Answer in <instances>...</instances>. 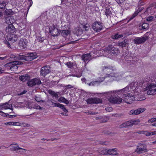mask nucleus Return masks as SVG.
I'll use <instances>...</instances> for the list:
<instances>
[{"label": "nucleus", "mask_w": 156, "mask_h": 156, "mask_svg": "<svg viewBox=\"0 0 156 156\" xmlns=\"http://www.w3.org/2000/svg\"><path fill=\"white\" fill-rule=\"evenodd\" d=\"M112 91L106 92L108 95V99L109 101L112 103L119 104L122 101V98H120L115 94L116 93L113 94L111 93Z\"/></svg>", "instance_id": "2"}, {"label": "nucleus", "mask_w": 156, "mask_h": 156, "mask_svg": "<svg viewBox=\"0 0 156 156\" xmlns=\"http://www.w3.org/2000/svg\"><path fill=\"white\" fill-rule=\"evenodd\" d=\"M105 52L112 55H116L119 53V49L112 46H109L105 48L104 49Z\"/></svg>", "instance_id": "5"}, {"label": "nucleus", "mask_w": 156, "mask_h": 156, "mask_svg": "<svg viewBox=\"0 0 156 156\" xmlns=\"http://www.w3.org/2000/svg\"><path fill=\"white\" fill-rule=\"evenodd\" d=\"M34 83L33 79H32L28 81L27 84L29 86L33 87L35 86Z\"/></svg>", "instance_id": "37"}, {"label": "nucleus", "mask_w": 156, "mask_h": 156, "mask_svg": "<svg viewBox=\"0 0 156 156\" xmlns=\"http://www.w3.org/2000/svg\"><path fill=\"white\" fill-rule=\"evenodd\" d=\"M5 13L7 15H12L14 14V12L12 11L11 9H6L5 11Z\"/></svg>", "instance_id": "34"}, {"label": "nucleus", "mask_w": 156, "mask_h": 156, "mask_svg": "<svg viewBox=\"0 0 156 156\" xmlns=\"http://www.w3.org/2000/svg\"><path fill=\"white\" fill-rule=\"evenodd\" d=\"M6 4L5 2H0V9H2L5 8Z\"/></svg>", "instance_id": "46"}, {"label": "nucleus", "mask_w": 156, "mask_h": 156, "mask_svg": "<svg viewBox=\"0 0 156 156\" xmlns=\"http://www.w3.org/2000/svg\"><path fill=\"white\" fill-rule=\"evenodd\" d=\"M61 33L62 36L65 37L69 34L70 33V32L69 30H62Z\"/></svg>", "instance_id": "31"}, {"label": "nucleus", "mask_w": 156, "mask_h": 156, "mask_svg": "<svg viewBox=\"0 0 156 156\" xmlns=\"http://www.w3.org/2000/svg\"><path fill=\"white\" fill-rule=\"evenodd\" d=\"M83 28L85 29L86 30H87L89 29V27L87 26L86 25L83 26Z\"/></svg>", "instance_id": "61"}, {"label": "nucleus", "mask_w": 156, "mask_h": 156, "mask_svg": "<svg viewBox=\"0 0 156 156\" xmlns=\"http://www.w3.org/2000/svg\"><path fill=\"white\" fill-rule=\"evenodd\" d=\"M85 101L88 104H98L101 103L102 102L101 99L97 97L89 98Z\"/></svg>", "instance_id": "7"}, {"label": "nucleus", "mask_w": 156, "mask_h": 156, "mask_svg": "<svg viewBox=\"0 0 156 156\" xmlns=\"http://www.w3.org/2000/svg\"><path fill=\"white\" fill-rule=\"evenodd\" d=\"M145 109L144 108H140L136 110H132L129 112L130 115H136L144 112Z\"/></svg>", "instance_id": "15"}, {"label": "nucleus", "mask_w": 156, "mask_h": 156, "mask_svg": "<svg viewBox=\"0 0 156 156\" xmlns=\"http://www.w3.org/2000/svg\"><path fill=\"white\" fill-rule=\"evenodd\" d=\"M64 102L66 104H68L69 103V101L66 99H65Z\"/></svg>", "instance_id": "63"}, {"label": "nucleus", "mask_w": 156, "mask_h": 156, "mask_svg": "<svg viewBox=\"0 0 156 156\" xmlns=\"http://www.w3.org/2000/svg\"><path fill=\"white\" fill-rule=\"evenodd\" d=\"M142 29L147 30L149 28V26L148 23H144L142 24L141 27Z\"/></svg>", "instance_id": "36"}, {"label": "nucleus", "mask_w": 156, "mask_h": 156, "mask_svg": "<svg viewBox=\"0 0 156 156\" xmlns=\"http://www.w3.org/2000/svg\"><path fill=\"white\" fill-rule=\"evenodd\" d=\"M45 40V38L41 36H37V41L40 43H42Z\"/></svg>", "instance_id": "44"}, {"label": "nucleus", "mask_w": 156, "mask_h": 156, "mask_svg": "<svg viewBox=\"0 0 156 156\" xmlns=\"http://www.w3.org/2000/svg\"><path fill=\"white\" fill-rule=\"evenodd\" d=\"M48 93L52 95L53 97H55V98H58V94L53 91L49 90Z\"/></svg>", "instance_id": "30"}, {"label": "nucleus", "mask_w": 156, "mask_h": 156, "mask_svg": "<svg viewBox=\"0 0 156 156\" xmlns=\"http://www.w3.org/2000/svg\"><path fill=\"white\" fill-rule=\"evenodd\" d=\"M28 43L27 39L24 38H21L19 41V45L20 48L24 49L26 48Z\"/></svg>", "instance_id": "19"}, {"label": "nucleus", "mask_w": 156, "mask_h": 156, "mask_svg": "<svg viewBox=\"0 0 156 156\" xmlns=\"http://www.w3.org/2000/svg\"><path fill=\"white\" fill-rule=\"evenodd\" d=\"M140 12V11L137 10L136 11H135L134 13L133 14L132 16L131 17V19H132L133 18H134L135 16H136L139 13V12Z\"/></svg>", "instance_id": "48"}, {"label": "nucleus", "mask_w": 156, "mask_h": 156, "mask_svg": "<svg viewBox=\"0 0 156 156\" xmlns=\"http://www.w3.org/2000/svg\"><path fill=\"white\" fill-rule=\"evenodd\" d=\"M156 121V118H152L149 119L148 122H153Z\"/></svg>", "instance_id": "53"}, {"label": "nucleus", "mask_w": 156, "mask_h": 156, "mask_svg": "<svg viewBox=\"0 0 156 156\" xmlns=\"http://www.w3.org/2000/svg\"><path fill=\"white\" fill-rule=\"evenodd\" d=\"M51 72V69L49 66H46L42 67L40 71L41 75L45 76Z\"/></svg>", "instance_id": "11"}, {"label": "nucleus", "mask_w": 156, "mask_h": 156, "mask_svg": "<svg viewBox=\"0 0 156 156\" xmlns=\"http://www.w3.org/2000/svg\"><path fill=\"white\" fill-rule=\"evenodd\" d=\"M33 79L34 82V83H35V86L36 85H39L41 84V80L39 79L36 78Z\"/></svg>", "instance_id": "39"}, {"label": "nucleus", "mask_w": 156, "mask_h": 156, "mask_svg": "<svg viewBox=\"0 0 156 156\" xmlns=\"http://www.w3.org/2000/svg\"><path fill=\"white\" fill-rule=\"evenodd\" d=\"M4 43L5 44L7 45L8 47H9V48L10 47V45L9 44V43L8 41H4Z\"/></svg>", "instance_id": "56"}, {"label": "nucleus", "mask_w": 156, "mask_h": 156, "mask_svg": "<svg viewBox=\"0 0 156 156\" xmlns=\"http://www.w3.org/2000/svg\"><path fill=\"white\" fill-rule=\"evenodd\" d=\"M16 115H8V116L9 117V118H13L16 117Z\"/></svg>", "instance_id": "59"}, {"label": "nucleus", "mask_w": 156, "mask_h": 156, "mask_svg": "<svg viewBox=\"0 0 156 156\" xmlns=\"http://www.w3.org/2000/svg\"><path fill=\"white\" fill-rule=\"evenodd\" d=\"M3 109H10L13 110L12 108V105L8 103H6L2 104Z\"/></svg>", "instance_id": "25"}, {"label": "nucleus", "mask_w": 156, "mask_h": 156, "mask_svg": "<svg viewBox=\"0 0 156 156\" xmlns=\"http://www.w3.org/2000/svg\"><path fill=\"white\" fill-rule=\"evenodd\" d=\"M102 23L97 21L95 22L92 25V29L96 32H98L102 30Z\"/></svg>", "instance_id": "12"}, {"label": "nucleus", "mask_w": 156, "mask_h": 156, "mask_svg": "<svg viewBox=\"0 0 156 156\" xmlns=\"http://www.w3.org/2000/svg\"><path fill=\"white\" fill-rule=\"evenodd\" d=\"M105 78H102V79L101 80H98L97 81H93L91 82L90 83H89L88 84L89 86H94L96 85L99 84L100 83H101L102 81H103L104 80Z\"/></svg>", "instance_id": "23"}, {"label": "nucleus", "mask_w": 156, "mask_h": 156, "mask_svg": "<svg viewBox=\"0 0 156 156\" xmlns=\"http://www.w3.org/2000/svg\"><path fill=\"white\" fill-rule=\"evenodd\" d=\"M23 63L17 61H12L9 62L5 65V67L7 69H9L12 71H14L18 69L17 65H22Z\"/></svg>", "instance_id": "4"}, {"label": "nucleus", "mask_w": 156, "mask_h": 156, "mask_svg": "<svg viewBox=\"0 0 156 156\" xmlns=\"http://www.w3.org/2000/svg\"><path fill=\"white\" fill-rule=\"evenodd\" d=\"M143 131H140V130H138L137 131H136V133L139 134H143Z\"/></svg>", "instance_id": "60"}, {"label": "nucleus", "mask_w": 156, "mask_h": 156, "mask_svg": "<svg viewBox=\"0 0 156 156\" xmlns=\"http://www.w3.org/2000/svg\"><path fill=\"white\" fill-rule=\"evenodd\" d=\"M6 22L8 24H12L13 23L12 19L11 17H9L6 19Z\"/></svg>", "instance_id": "41"}, {"label": "nucleus", "mask_w": 156, "mask_h": 156, "mask_svg": "<svg viewBox=\"0 0 156 156\" xmlns=\"http://www.w3.org/2000/svg\"><path fill=\"white\" fill-rule=\"evenodd\" d=\"M156 86L153 84H151L146 88L147 91V94L148 95H154L156 94Z\"/></svg>", "instance_id": "9"}, {"label": "nucleus", "mask_w": 156, "mask_h": 156, "mask_svg": "<svg viewBox=\"0 0 156 156\" xmlns=\"http://www.w3.org/2000/svg\"><path fill=\"white\" fill-rule=\"evenodd\" d=\"M81 58L84 62L86 66L92 59L91 55L90 53L83 54L81 56Z\"/></svg>", "instance_id": "13"}, {"label": "nucleus", "mask_w": 156, "mask_h": 156, "mask_svg": "<svg viewBox=\"0 0 156 156\" xmlns=\"http://www.w3.org/2000/svg\"><path fill=\"white\" fill-rule=\"evenodd\" d=\"M18 122H6L5 123V125H14V126H17L18 125Z\"/></svg>", "instance_id": "42"}, {"label": "nucleus", "mask_w": 156, "mask_h": 156, "mask_svg": "<svg viewBox=\"0 0 156 156\" xmlns=\"http://www.w3.org/2000/svg\"><path fill=\"white\" fill-rule=\"evenodd\" d=\"M148 33L147 32L145 34V36L140 37H137L133 40L134 42L136 44H140L144 43L149 38L148 36H147Z\"/></svg>", "instance_id": "6"}, {"label": "nucleus", "mask_w": 156, "mask_h": 156, "mask_svg": "<svg viewBox=\"0 0 156 156\" xmlns=\"http://www.w3.org/2000/svg\"><path fill=\"white\" fill-rule=\"evenodd\" d=\"M132 126L131 120H130L129 121L124 122L120 125L119 127L121 128H127L129 127H131Z\"/></svg>", "instance_id": "22"}, {"label": "nucleus", "mask_w": 156, "mask_h": 156, "mask_svg": "<svg viewBox=\"0 0 156 156\" xmlns=\"http://www.w3.org/2000/svg\"><path fill=\"white\" fill-rule=\"evenodd\" d=\"M35 99L37 102H44V101L41 100V98L35 96Z\"/></svg>", "instance_id": "49"}, {"label": "nucleus", "mask_w": 156, "mask_h": 156, "mask_svg": "<svg viewBox=\"0 0 156 156\" xmlns=\"http://www.w3.org/2000/svg\"><path fill=\"white\" fill-rule=\"evenodd\" d=\"M112 108L110 107H108L105 108V110L107 111L110 112L112 110Z\"/></svg>", "instance_id": "57"}, {"label": "nucleus", "mask_w": 156, "mask_h": 156, "mask_svg": "<svg viewBox=\"0 0 156 156\" xmlns=\"http://www.w3.org/2000/svg\"><path fill=\"white\" fill-rule=\"evenodd\" d=\"M34 108L37 109H43V108L38 105H35Z\"/></svg>", "instance_id": "51"}, {"label": "nucleus", "mask_w": 156, "mask_h": 156, "mask_svg": "<svg viewBox=\"0 0 156 156\" xmlns=\"http://www.w3.org/2000/svg\"><path fill=\"white\" fill-rule=\"evenodd\" d=\"M156 86L153 84H151L146 88L147 91V94L148 95H154L156 94Z\"/></svg>", "instance_id": "10"}, {"label": "nucleus", "mask_w": 156, "mask_h": 156, "mask_svg": "<svg viewBox=\"0 0 156 156\" xmlns=\"http://www.w3.org/2000/svg\"><path fill=\"white\" fill-rule=\"evenodd\" d=\"M143 134H144L147 136H149L156 134V131L153 132H148L147 131H144Z\"/></svg>", "instance_id": "29"}, {"label": "nucleus", "mask_w": 156, "mask_h": 156, "mask_svg": "<svg viewBox=\"0 0 156 156\" xmlns=\"http://www.w3.org/2000/svg\"><path fill=\"white\" fill-rule=\"evenodd\" d=\"M102 118V117L101 116H100L99 117H97L96 118V120H98V119H101Z\"/></svg>", "instance_id": "64"}, {"label": "nucleus", "mask_w": 156, "mask_h": 156, "mask_svg": "<svg viewBox=\"0 0 156 156\" xmlns=\"http://www.w3.org/2000/svg\"><path fill=\"white\" fill-rule=\"evenodd\" d=\"M57 103H54L52 101V99L51 100H48L47 101V103L46 104L51 107H56L57 105Z\"/></svg>", "instance_id": "24"}, {"label": "nucleus", "mask_w": 156, "mask_h": 156, "mask_svg": "<svg viewBox=\"0 0 156 156\" xmlns=\"http://www.w3.org/2000/svg\"><path fill=\"white\" fill-rule=\"evenodd\" d=\"M65 99L66 98L64 97H61L59 98L58 101H61L62 102H64Z\"/></svg>", "instance_id": "52"}, {"label": "nucleus", "mask_w": 156, "mask_h": 156, "mask_svg": "<svg viewBox=\"0 0 156 156\" xmlns=\"http://www.w3.org/2000/svg\"><path fill=\"white\" fill-rule=\"evenodd\" d=\"M27 92V91L24 90L23 92H22L20 93H18V95H22L23 94H25Z\"/></svg>", "instance_id": "55"}, {"label": "nucleus", "mask_w": 156, "mask_h": 156, "mask_svg": "<svg viewBox=\"0 0 156 156\" xmlns=\"http://www.w3.org/2000/svg\"><path fill=\"white\" fill-rule=\"evenodd\" d=\"M147 151L146 146L145 145H140L137 146L136 150V152L138 153H141Z\"/></svg>", "instance_id": "14"}, {"label": "nucleus", "mask_w": 156, "mask_h": 156, "mask_svg": "<svg viewBox=\"0 0 156 156\" xmlns=\"http://www.w3.org/2000/svg\"><path fill=\"white\" fill-rule=\"evenodd\" d=\"M122 100L128 104H130L133 101L135 100V99L133 96L128 95L126 96L123 99H122Z\"/></svg>", "instance_id": "16"}, {"label": "nucleus", "mask_w": 156, "mask_h": 156, "mask_svg": "<svg viewBox=\"0 0 156 156\" xmlns=\"http://www.w3.org/2000/svg\"><path fill=\"white\" fill-rule=\"evenodd\" d=\"M129 44V41L127 39H125L122 41L119 42L118 44L119 46L123 47L127 46Z\"/></svg>", "instance_id": "28"}, {"label": "nucleus", "mask_w": 156, "mask_h": 156, "mask_svg": "<svg viewBox=\"0 0 156 156\" xmlns=\"http://www.w3.org/2000/svg\"><path fill=\"white\" fill-rule=\"evenodd\" d=\"M123 34H119L117 33L114 35L112 36V38L113 39H118L119 38L122 37H123Z\"/></svg>", "instance_id": "32"}, {"label": "nucleus", "mask_w": 156, "mask_h": 156, "mask_svg": "<svg viewBox=\"0 0 156 156\" xmlns=\"http://www.w3.org/2000/svg\"><path fill=\"white\" fill-rule=\"evenodd\" d=\"M56 107L60 108L64 112H67L68 111V110L63 105L61 104L60 103H58Z\"/></svg>", "instance_id": "33"}, {"label": "nucleus", "mask_w": 156, "mask_h": 156, "mask_svg": "<svg viewBox=\"0 0 156 156\" xmlns=\"http://www.w3.org/2000/svg\"><path fill=\"white\" fill-rule=\"evenodd\" d=\"M108 153L110 155H115L116 154V152L114 149H110L108 151Z\"/></svg>", "instance_id": "38"}, {"label": "nucleus", "mask_w": 156, "mask_h": 156, "mask_svg": "<svg viewBox=\"0 0 156 156\" xmlns=\"http://www.w3.org/2000/svg\"><path fill=\"white\" fill-rule=\"evenodd\" d=\"M73 32L76 35L79 36L83 34V31L81 27H77L74 29Z\"/></svg>", "instance_id": "21"}, {"label": "nucleus", "mask_w": 156, "mask_h": 156, "mask_svg": "<svg viewBox=\"0 0 156 156\" xmlns=\"http://www.w3.org/2000/svg\"><path fill=\"white\" fill-rule=\"evenodd\" d=\"M98 112H91L90 113H89L90 114L93 115H96L98 114Z\"/></svg>", "instance_id": "62"}, {"label": "nucleus", "mask_w": 156, "mask_h": 156, "mask_svg": "<svg viewBox=\"0 0 156 156\" xmlns=\"http://www.w3.org/2000/svg\"><path fill=\"white\" fill-rule=\"evenodd\" d=\"M131 120L132 126L133 125H137L140 122V121L139 119Z\"/></svg>", "instance_id": "47"}, {"label": "nucleus", "mask_w": 156, "mask_h": 156, "mask_svg": "<svg viewBox=\"0 0 156 156\" xmlns=\"http://www.w3.org/2000/svg\"><path fill=\"white\" fill-rule=\"evenodd\" d=\"M10 150L12 151H18L21 150H24L25 151V149H24L21 148L20 147L18 146H14V145H11L10 146Z\"/></svg>", "instance_id": "27"}, {"label": "nucleus", "mask_w": 156, "mask_h": 156, "mask_svg": "<svg viewBox=\"0 0 156 156\" xmlns=\"http://www.w3.org/2000/svg\"><path fill=\"white\" fill-rule=\"evenodd\" d=\"M154 17L152 16H150L147 18V21L149 22H151L154 20Z\"/></svg>", "instance_id": "50"}, {"label": "nucleus", "mask_w": 156, "mask_h": 156, "mask_svg": "<svg viewBox=\"0 0 156 156\" xmlns=\"http://www.w3.org/2000/svg\"><path fill=\"white\" fill-rule=\"evenodd\" d=\"M66 88L67 89H68V88H73V87L71 85H66Z\"/></svg>", "instance_id": "58"}, {"label": "nucleus", "mask_w": 156, "mask_h": 156, "mask_svg": "<svg viewBox=\"0 0 156 156\" xmlns=\"http://www.w3.org/2000/svg\"><path fill=\"white\" fill-rule=\"evenodd\" d=\"M105 14L108 17V16H111L112 15L111 10L110 9H106L105 10Z\"/></svg>", "instance_id": "35"}, {"label": "nucleus", "mask_w": 156, "mask_h": 156, "mask_svg": "<svg viewBox=\"0 0 156 156\" xmlns=\"http://www.w3.org/2000/svg\"><path fill=\"white\" fill-rule=\"evenodd\" d=\"M56 25L53 24L51 28H49L50 33L54 37L58 36L61 32V30L56 28Z\"/></svg>", "instance_id": "8"}, {"label": "nucleus", "mask_w": 156, "mask_h": 156, "mask_svg": "<svg viewBox=\"0 0 156 156\" xmlns=\"http://www.w3.org/2000/svg\"><path fill=\"white\" fill-rule=\"evenodd\" d=\"M37 57V54L35 52H31L28 53L26 56L18 55L16 56L12 55L9 58V60H11L12 58H14L15 60H24V61H30L33 60Z\"/></svg>", "instance_id": "1"}, {"label": "nucleus", "mask_w": 156, "mask_h": 156, "mask_svg": "<svg viewBox=\"0 0 156 156\" xmlns=\"http://www.w3.org/2000/svg\"><path fill=\"white\" fill-rule=\"evenodd\" d=\"M22 125H23V127H29L30 126V124L28 123H22Z\"/></svg>", "instance_id": "54"}, {"label": "nucleus", "mask_w": 156, "mask_h": 156, "mask_svg": "<svg viewBox=\"0 0 156 156\" xmlns=\"http://www.w3.org/2000/svg\"><path fill=\"white\" fill-rule=\"evenodd\" d=\"M5 31L7 35L12 34H13L15 31V28L13 25L9 24L6 28Z\"/></svg>", "instance_id": "17"}, {"label": "nucleus", "mask_w": 156, "mask_h": 156, "mask_svg": "<svg viewBox=\"0 0 156 156\" xmlns=\"http://www.w3.org/2000/svg\"><path fill=\"white\" fill-rule=\"evenodd\" d=\"M6 37L9 41L11 43H13L15 42L18 39V36L13 34H9L6 35Z\"/></svg>", "instance_id": "18"}, {"label": "nucleus", "mask_w": 156, "mask_h": 156, "mask_svg": "<svg viewBox=\"0 0 156 156\" xmlns=\"http://www.w3.org/2000/svg\"><path fill=\"white\" fill-rule=\"evenodd\" d=\"M30 78V77L29 76L26 74L20 76L19 77V79L21 81L24 82L27 80L28 81Z\"/></svg>", "instance_id": "26"}, {"label": "nucleus", "mask_w": 156, "mask_h": 156, "mask_svg": "<svg viewBox=\"0 0 156 156\" xmlns=\"http://www.w3.org/2000/svg\"><path fill=\"white\" fill-rule=\"evenodd\" d=\"M102 71L104 72L111 73L115 69V68L111 66H104L101 68Z\"/></svg>", "instance_id": "20"}, {"label": "nucleus", "mask_w": 156, "mask_h": 156, "mask_svg": "<svg viewBox=\"0 0 156 156\" xmlns=\"http://www.w3.org/2000/svg\"><path fill=\"white\" fill-rule=\"evenodd\" d=\"M134 84H134V83H132L131 84V86L130 87L129 86H127L125 88L120 90L112 91L111 93H112L113 94H114L115 93L118 94L119 93L121 92V93H122L124 95H126L124 94L125 93L129 94V93H128L130 91L131 89H132L133 90H137L136 89V86H134V87H133Z\"/></svg>", "instance_id": "3"}, {"label": "nucleus", "mask_w": 156, "mask_h": 156, "mask_svg": "<svg viewBox=\"0 0 156 156\" xmlns=\"http://www.w3.org/2000/svg\"><path fill=\"white\" fill-rule=\"evenodd\" d=\"M152 7H148L146 9L145 12H146L148 14H152L154 12L152 10Z\"/></svg>", "instance_id": "45"}, {"label": "nucleus", "mask_w": 156, "mask_h": 156, "mask_svg": "<svg viewBox=\"0 0 156 156\" xmlns=\"http://www.w3.org/2000/svg\"><path fill=\"white\" fill-rule=\"evenodd\" d=\"M65 64L69 68H72L74 66L73 63L71 62H66L65 63Z\"/></svg>", "instance_id": "43"}, {"label": "nucleus", "mask_w": 156, "mask_h": 156, "mask_svg": "<svg viewBox=\"0 0 156 156\" xmlns=\"http://www.w3.org/2000/svg\"><path fill=\"white\" fill-rule=\"evenodd\" d=\"M109 119V118L107 116L102 117V118L100 121V122L101 123L106 122Z\"/></svg>", "instance_id": "40"}]
</instances>
